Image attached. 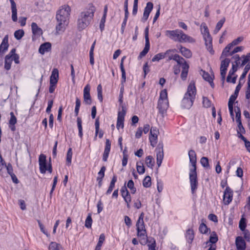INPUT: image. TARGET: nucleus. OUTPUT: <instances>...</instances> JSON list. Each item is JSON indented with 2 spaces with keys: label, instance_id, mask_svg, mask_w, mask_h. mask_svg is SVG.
Segmentation results:
<instances>
[{
  "label": "nucleus",
  "instance_id": "nucleus-48",
  "mask_svg": "<svg viewBox=\"0 0 250 250\" xmlns=\"http://www.w3.org/2000/svg\"><path fill=\"white\" fill-rule=\"evenodd\" d=\"M200 232L202 234H207L209 231V229L206 224L202 223L199 227Z\"/></svg>",
  "mask_w": 250,
  "mask_h": 250
},
{
  "label": "nucleus",
  "instance_id": "nucleus-56",
  "mask_svg": "<svg viewBox=\"0 0 250 250\" xmlns=\"http://www.w3.org/2000/svg\"><path fill=\"white\" fill-rule=\"evenodd\" d=\"M250 64L249 63L245 67L244 72H243L242 74L241 75V76L240 78V80H243V79H244L245 78V77H246L248 72L250 70Z\"/></svg>",
  "mask_w": 250,
  "mask_h": 250
},
{
  "label": "nucleus",
  "instance_id": "nucleus-30",
  "mask_svg": "<svg viewBox=\"0 0 250 250\" xmlns=\"http://www.w3.org/2000/svg\"><path fill=\"white\" fill-rule=\"evenodd\" d=\"M178 48L179 49L180 52L184 57L187 58H190L191 57L192 52L189 49L181 45H179L178 46Z\"/></svg>",
  "mask_w": 250,
  "mask_h": 250
},
{
  "label": "nucleus",
  "instance_id": "nucleus-6",
  "mask_svg": "<svg viewBox=\"0 0 250 250\" xmlns=\"http://www.w3.org/2000/svg\"><path fill=\"white\" fill-rule=\"evenodd\" d=\"M169 106L167 98V93L166 89L162 90L160 93V96L158 102L157 108L159 112L164 114Z\"/></svg>",
  "mask_w": 250,
  "mask_h": 250
},
{
  "label": "nucleus",
  "instance_id": "nucleus-1",
  "mask_svg": "<svg viewBox=\"0 0 250 250\" xmlns=\"http://www.w3.org/2000/svg\"><path fill=\"white\" fill-rule=\"evenodd\" d=\"M71 13V7L67 4L62 5L57 11L56 30L58 33L63 32L66 29L69 23Z\"/></svg>",
  "mask_w": 250,
  "mask_h": 250
},
{
  "label": "nucleus",
  "instance_id": "nucleus-33",
  "mask_svg": "<svg viewBox=\"0 0 250 250\" xmlns=\"http://www.w3.org/2000/svg\"><path fill=\"white\" fill-rule=\"evenodd\" d=\"M49 250H64V249L61 244L52 242L49 244Z\"/></svg>",
  "mask_w": 250,
  "mask_h": 250
},
{
  "label": "nucleus",
  "instance_id": "nucleus-8",
  "mask_svg": "<svg viewBox=\"0 0 250 250\" xmlns=\"http://www.w3.org/2000/svg\"><path fill=\"white\" fill-rule=\"evenodd\" d=\"M221 64H220V75L223 83L224 82L226 79V75L228 70V67L230 63V59L224 56L221 58L220 57Z\"/></svg>",
  "mask_w": 250,
  "mask_h": 250
},
{
  "label": "nucleus",
  "instance_id": "nucleus-31",
  "mask_svg": "<svg viewBox=\"0 0 250 250\" xmlns=\"http://www.w3.org/2000/svg\"><path fill=\"white\" fill-rule=\"evenodd\" d=\"M182 71L181 74V78L184 80L187 78L188 76L189 65L186 62H184L182 63Z\"/></svg>",
  "mask_w": 250,
  "mask_h": 250
},
{
  "label": "nucleus",
  "instance_id": "nucleus-29",
  "mask_svg": "<svg viewBox=\"0 0 250 250\" xmlns=\"http://www.w3.org/2000/svg\"><path fill=\"white\" fill-rule=\"evenodd\" d=\"M156 159L157 164L158 167H160L162 163V161L164 158V153L162 148H157L156 150Z\"/></svg>",
  "mask_w": 250,
  "mask_h": 250
},
{
  "label": "nucleus",
  "instance_id": "nucleus-51",
  "mask_svg": "<svg viewBox=\"0 0 250 250\" xmlns=\"http://www.w3.org/2000/svg\"><path fill=\"white\" fill-rule=\"evenodd\" d=\"M241 58L243 59V60L241 65L244 66L247 63L250 62V52L248 53L246 55L242 56Z\"/></svg>",
  "mask_w": 250,
  "mask_h": 250
},
{
  "label": "nucleus",
  "instance_id": "nucleus-20",
  "mask_svg": "<svg viewBox=\"0 0 250 250\" xmlns=\"http://www.w3.org/2000/svg\"><path fill=\"white\" fill-rule=\"evenodd\" d=\"M153 4L151 2H148L146 3V6L144 9L143 16L142 18V21H143L145 22L147 20L149 15L153 9Z\"/></svg>",
  "mask_w": 250,
  "mask_h": 250
},
{
  "label": "nucleus",
  "instance_id": "nucleus-25",
  "mask_svg": "<svg viewBox=\"0 0 250 250\" xmlns=\"http://www.w3.org/2000/svg\"><path fill=\"white\" fill-rule=\"evenodd\" d=\"M236 246L238 250H245L246 243L242 237L238 236L236 238Z\"/></svg>",
  "mask_w": 250,
  "mask_h": 250
},
{
  "label": "nucleus",
  "instance_id": "nucleus-24",
  "mask_svg": "<svg viewBox=\"0 0 250 250\" xmlns=\"http://www.w3.org/2000/svg\"><path fill=\"white\" fill-rule=\"evenodd\" d=\"M194 99L184 96L182 101V105L186 108H189L193 104Z\"/></svg>",
  "mask_w": 250,
  "mask_h": 250
},
{
  "label": "nucleus",
  "instance_id": "nucleus-42",
  "mask_svg": "<svg viewBox=\"0 0 250 250\" xmlns=\"http://www.w3.org/2000/svg\"><path fill=\"white\" fill-rule=\"evenodd\" d=\"M10 56L6 55L5 57L4 68L7 70L11 68L12 62V59H10Z\"/></svg>",
  "mask_w": 250,
  "mask_h": 250
},
{
  "label": "nucleus",
  "instance_id": "nucleus-15",
  "mask_svg": "<svg viewBox=\"0 0 250 250\" xmlns=\"http://www.w3.org/2000/svg\"><path fill=\"white\" fill-rule=\"evenodd\" d=\"M196 93V89L195 85V82L194 81H191L188 86L187 92L185 95L195 99Z\"/></svg>",
  "mask_w": 250,
  "mask_h": 250
},
{
  "label": "nucleus",
  "instance_id": "nucleus-19",
  "mask_svg": "<svg viewBox=\"0 0 250 250\" xmlns=\"http://www.w3.org/2000/svg\"><path fill=\"white\" fill-rule=\"evenodd\" d=\"M200 74L202 76L203 78L206 81L208 82L210 86L213 88L214 84L213 82L214 76L210 75L208 73L205 72L203 70L200 71Z\"/></svg>",
  "mask_w": 250,
  "mask_h": 250
},
{
  "label": "nucleus",
  "instance_id": "nucleus-44",
  "mask_svg": "<svg viewBox=\"0 0 250 250\" xmlns=\"http://www.w3.org/2000/svg\"><path fill=\"white\" fill-rule=\"evenodd\" d=\"M225 21V19L223 18L222 19H221L220 21H219L217 22V23L216 25L215 28L214 30V34H216L219 32V31L220 30V29L223 26Z\"/></svg>",
  "mask_w": 250,
  "mask_h": 250
},
{
  "label": "nucleus",
  "instance_id": "nucleus-5",
  "mask_svg": "<svg viewBox=\"0 0 250 250\" xmlns=\"http://www.w3.org/2000/svg\"><path fill=\"white\" fill-rule=\"evenodd\" d=\"M200 29L205 42L207 49L210 54L213 55L214 51L212 47V39L209 34L208 26L205 23H202Z\"/></svg>",
  "mask_w": 250,
  "mask_h": 250
},
{
  "label": "nucleus",
  "instance_id": "nucleus-3",
  "mask_svg": "<svg viewBox=\"0 0 250 250\" xmlns=\"http://www.w3.org/2000/svg\"><path fill=\"white\" fill-rule=\"evenodd\" d=\"M189 162L191 167L190 168L189 180L191 190L192 194H194L197 188L198 181L196 173V154L194 150H190L188 151Z\"/></svg>",
  "mask_w": 250,
  "mask_h": 250
},
{
  "label": "nucleus",
  "instance_id": "nucleus-2",
  "mask_svg": "<svg viewBox=\"0 0 250 250\" xmlns=\"http://www.w3.org/2000/svg\"><path fill=\"white\" fill-rule=\"evenodd\" d=\"M95 11V6L90 3L88 4L84 9L80 13L77 22V27L79 30L85 29L90 24Z\"/></svg>",
  "mask_w": 250,
  "mask_h": 250
},
{
  "label": "nucleus",
  "instance_id": "nucleus-47",
  "mask_svg": "<svg viewBox=\"0 0 250 250\" xmlns=\"http://www.w3.org/2000/svg\"><path fill=\"white\" fill-rule=\"evenodd\" d=\"M127 187L130 189V192L132 194H134L136 192V188L134 187V184L132 180H130L128 181L127 184Z\"/></svg>",
  "mask_w": 250,
  "mask_h": 250
},
{
  "label": "nucleus",
  "instance_id": "nucleus-37",
  "mask_svg": "<svg viewBox=\"0 0 250 250\" xmlns=\"http://www.w3.org/2000/svg\"><path fill=\"white\" fill-rule=\"evenodd\" d=\"M106 170V168L105 167L103 166L101 167L100 171L98 173V177L97 178V181H99V184L101 185V182L102 181L103 178H104V172Z\"/></svg>",
  "mask_w": 250,
  "mask_h": 250
},
{
  "label": "nucleus",
  "instance_id": "nucleus-46",
  "mask_svg": "<svg viewBox=\"0 0 250 250\" xmlns=\"http://www.w3.org/2000/svg\"><path fill=\"white\" fill-rule=\"evenodd\" d=\"M143 185L145 188H149L151 185V178L149 176H146L143 181Z\"/></svg>",
  "mask_w": 250,
  "mask_h": 250
},
{
  "label": "nucleus",
  "instance_id": "nucleus-16",
  "mask_svg": "<svg viewBox=\"0 0 250 250\" xmlns=\"http://www.w3.org/2000/svg\"><path fill=\"white\" fill-rule=\"evenodd\" d=\"M31 29L33 34V39L38 38L42 34V29L38 26L35 22H32L31 24Z\"/></svg>",
  "mask_w": 250,
  "mask_h": 250
},
{
  "label": "nucleus",
  "instance_id": "nucleus-63",
  "mask_svg": "<svg viewBox=\"0 0 250 250\" xmlns=\"http://www.w3.org/2000/svg\"><path fill=\"white\" fill-rule=\"evenodd\" d=\"M4 168H6L7 172L9 175L11 176L13 175V167L10 164H8V165L6 164V166H4Z\"/></svg>",
  "mask_w": 250,
  "mask_h": 250
},
{
  "label": "nucleus",
  "instance_id": "nucleus-40",
  "mask_svg": "<svg viewBox=\"0 0 250 250\" xmlns=\"http://www.w3.org/2000/svg\"><path fill=\"white\" fill-rule=\"evenodd\" d=\"M145 163L148 167L152 168L154 165V161L151 156H148L145 159Z\"/></svg>",
  "mask_w": 250,
  "mask_h": 250
},
{
  "label": "nucleus",
  "instance_id": "nucleus-4",
  "mask_svg": "<svg viewBox=\"0 0 250 250\" xmlns=\"http://www.w3.org/2000/svg\"><path fill=\"white\" fill-rule=\"evenodd\" d=\"M165 35L170 39L180 42L193 43L195 42L192 37L185 34L182 30L176 29L167 30Z\"/></svg>",
  "mask_w": 250,
  "mask_h": 250
},
{
  "label": "nucleus",
  "instance_id": "nucleus-27",
  "mask_svg": "<svg viewBox=\"0 0 250 250\" xmlns=\"http://www.w3.org/2000/svg\"><path fill=\"white\" fill-rule=\"evenodd\" d=\"M237 97V95H231L229 99V103H228V107L230 115L232 118L233 120H234V114L233 112V104Z\"/></svg>",
  "mask_w": 250,
  "mask_h": 250
},
{
  "label": "nucleus",
  "instance_id": "nucleus-26",
  "mask_svg": "<svg viewBox=\"0 0 250 250\" xmlns=\"http://www.w3.org/2000/svg\"><path fill=\"white\" fill-rule=\"evenodd\" d=\"M11 3V9L12 12V19L14 21H17V9L16 2L14 0H9Z\"/></svg>",
  "mask_w": 250,
  "mask_h": 250
},
{
  "label": "nucleus",
  "instance_id": "nucleus-57",
  "mask_svg": "<svg viewBox=\"0 0 250 250\" xmlns=\"http://www.w3.org/2000/svg\"><path fill=\"white\" fill-rule=\"evenodd\" d=\"M80 105H81V101L78 98H76V106H75V112L76 115H77L78 114Z\"/></svg>",
  "mask_w": 250,
  "mask_h": 250
},
{
  "label": "nucleus",
  "instance_id": "nucleus-59",
  "mask_svg": "<svg viewBox=\"0 0 250 250\" xmlns=\"http://www.w3.org/2000/svg\"><path fill=\"white\" fill-rule=\"evenodd\" d=\"M11 118L9 121V125H14L17 123V119L13 112L10 113Z\"/></svg>",
  "mask_w": 250,
  "mask_h": 250
},
{
  "label": "nucleus",
  "instance_id": "nucleus-13",
  "mask_svg": "<svg viewBox=\"0 0 250 250\" xmlns=\"http://www.w3.org/2000/svg\"><path fill=\"white\" fill-rule=\"evenodd\" d=\"M232 190L229 187H227L224 191L223 196V201L224 204L229 205L232 201Z\"/></svg>",
  "mask_w": 250,
  "mask_h": 250
},
{
  "label": "nucleus",
  "instance_id": "nucleus-62",
  "mask_svg": "<svg viewBox=\"0 0 250 250\" xmlns=\"http://www.w3.org/2000/svg\"><path fill=\"white\" fill-rule=\"evenodd\" d=\"M97 212L100 213L103 209V204L101 200H99L98 202L97 205Z\"/></svg>",
  "mask_w": 250,
  "mask_h": 250
},
{
  "label": "nucleus",
  "instance_id": "nucleus-54",
  "mask_svg": "<svg viewBox=\"0 0 250 250\" xmlns=\"http://www.w3.org/2000/svg\"><path fill=\"white\" fill-rule=\"evenodd\" d=\"M95 136L94 137V140H96L98 136V133L100 130V123L99 118L96 119L95 123Z\"/></svg>",
  "mask_w": 250,
  "mask_h": 250
},
{
  "label": "nucleus",
  "instance_id": "nucleus-61",
  "mask_svg": "<svg viewBox=\"0 0 250 250\" xmlns=\"http://www.w3.org/2000/svg\"><path fill=\"white\" fill-rule=\"evenodd\" d=\"M208 218L209 220L214 222H218V217L217 216L214 214H209L208 216Z\"/></svg>",
  "mask_w": 250,
  "mask_h": 250
},
{
  "label": "nucleus",
  "instance_id": "nucleus-32",
  "mask_svg": "<svg viewBox=\"0 0 250 250\" xmlns=\"http://www.w3.org/2000/svg\"><path fill=\"white\" fill-rule=\"evenodd\" d=\"M7 55L10 56V58L12 59V61H14L16 63H19V56L18 54H16L15 49H12L10 51V53Z\"/></svg>",
  "mask_w": 250,
  "mask_h": 250
},
{
  "label": "nucleus",
  "instance_id": "nucleus-45",
  "mask_svg": "<svg viewBox=\"0 0 250 250\" xmlns=\"http://www.w3.org/2000/svg\"><path fill=\"white\" fill-rule=\"evenodd\" d=\"M72 154V149L71 148H69L66 154V165L67 166H69L71 164Z\"/></svg>",
  "mask_w": 250,
  "mask_h": 250
},
{
  "label": "nucleus",
  "instance_id": "nucleus-60",
  "mask_svg": "<svg viewBox=\"0 0 250 250\" xmlns=\"http://www.w3.org/2000/svg\"><path fill=\"white\" fill-rule=\"evenodd\" d=\"M246 227V219L242 218L239 222V228L242 230H244Z\"/></svg>",
  "mask_w": 250,
  "mask_h": 250
},
{
  "label": "nucleus",
  "instance_id": "nucleus-36",
  "mask_svg": "<svg viewBox=\"0 0 250 250\" xmlns=\"http://www.w3.org/2000/svg\"><path fill=\"white\" fill-rule=\"evenodd\" d=\"M244 49L245 47L243 46H236L232 51H229V53L227 54V56H232L238 52H241L244 50Z\"/></svg>",
  "mask_w": 250,
  "mask_h": 250
},
{
  "label": "nucleus",
  "instance_id": "nucleus-55",
  "mask_svg": "<svg viewBox=\"0 0 250 250\" xmlns=\"http://www.w3.org/2000/svg\"><path fill=\"white\" fill-rule=\"evenodd\" d=\"M111 147V143L109 139H106L105 142V146L104 150V153H109Z\"/></svg>",
  "mask_w": 250,
  "mask_h": 250
},
{
  "label": "nucleus",
  "instance_id": "nucleus-43",
  "mask_svg": "<svg viewBox=\"0 0 250 250\" xmlns=\"http://www.w3.org/2000/svg\"><path fill=\"white\" fill-rule=\"evenodd\" d=\"M136 168L137 172L140 174H143L145 172V168L142 162H137Z\"/></svg>",
  "mask_w": 250,
  "mask_h": 250
},
{
  "label": "nucleus",
  "instance_id": "nucleus-49",
  "mask_svg": "<svg viewBox=\"0 0 250 250\" xmlns=\"http://www.w3.org/2000/svg\"><path fill=\"white\" fill-rule=\"evenodd\" d=\"M77 125L79 130V135L81 138L83 137V127H82V120L80 118H78L77 120Z\"/></svg>",
  "mask_w": 250,
  "mask_h": 250
},
{
  "label": "nucleus",
  "instance_id": "nucleus-28",
  "mask_svg": "<svg viewBox=\"0 0 250 250\" xmlns=\"http://www.w3.org/2000/svg\"><path fill=\"white\" fill-rule=\"evenodd\" d=\"M59 80V71L57 68L52 70L50 77V83L57 84Z\"/></svg>",
  "mask_w": 250,
  "mask_h": 250
},
{
  "label": "nucleus",
  "instance_id": "nucleus-11",
  "mask_svg": "<svg viewBox=\"0 0 250 250\" xmlns=\"http://www.w3.org/2000/svg\"><path fill=\"white\" fill-rule=\"evenodd\" d=\"M125 113V110L123 107L122 110L118 112L116 125L117 128L118 130L120 128L123 129L124 127V120Z\"/></svg>",
  "mask_w": 250,
  "mask_h": 250
},
{
  "label": "nucleus",
  "instance_id": "nucleus-12",
  "mask_svg": "<svg viewBox=\"0 0 250 250\" xmlns=\"http://www.w3.org/2000/svg\"><path fill=\"white\" fill-rule=\"evenodd\" d=\"M159 130L156 127H152L150 129L149 140L152 146H155L157 143Z\"/></svg>",
  "mask_w": 250,
  "mask_h": 250
},
{
  "label": "nucleus",
  "instance_id": "nucleus-64",
  "mask_svg": "<svg viewBox=\"0 0 250 250\" xmlns=\"http://www.w3.org/2000/svg\"><path fill=\"white\" fill-rule=\"evenodd\" d=\"M203 104L205 107H209L211 105V103L209 100L207 98H203Z\"/></svg>",
  "mask_w": 250,
  "mask_h": 250
},
{
  "label": "nucleus",
  "instance_id": "nucleus-53",
  "mask_svg": "<svg viewBox=\"0 0 250 250\" xmlns=\"http://www.w3.org/2000/svg\"><path fill=\"white\" fill-rule=\"evenodd\" d=\"M92 223V219L91 215L89 214L87 216L85 221V226L87 228H90L91 227Z\"/></svg>",
  "mask_w": 250,
  "mask_h": 250
},
{
  "label": "nucleus",
  "instance_id": "nucleus-50",
  "mask_svg": "<svg viewBox=\"0 0 250 250\" xmlns=\"http://www.w3.org/2000/svg\"><path fill=\"white\" fill-rule=\"evenodd\" d=\"M24 32L23 30L22 29H20L15 32L14 37L17 40H19L22 38V37L24 36Z\"/></svg>",
  "mask_w": 250,
  "mask_h": 250
},
{
  "label": "nucleus",
  "instance_id": "nucleus-38",
  "mask_svg": "<svg viewBox=\"0 0 250 250\" xmlns=\"http://www.w3.org/2000/svg\"><path fill=\"white\" fill-rule=\"evenodd\" d=\"M105 241V235H100L98 243L94 250H101L102 246Z\"/></svg>",
  "mask_w": 250,
  "mask_h": 250
},
{
  "label": "nucleus",
  "instance_id": "nucleus-41",
  "mask_svg": "<svg viewBox=\"0 0 250 250\" xmlns=\"http://www.w3.org/2000/svg\"><path fill=\"white\" fill-rule=\"evenodd\" d=\"M150 48L149 42H146L145 46L143 50L140 53L139 58L141 59L144 57L148 52Z\"/></svg>",
  "mask_w": 250,
  "mask_h": 250
},
{
  "label": "nucleus",
  "instance_id": "nucleus-18",
  "mask_svg": "<svg viewBox=\"0 0 250 250\" xmlns=\"http://www.w3.org/2000/svg\"><path fill=\"white\" fill-rule=\"evenodd\" d=\"M90 86L86 84L83 89L84 102L86 104H90L91 103V98L90 94Z\"/></svg>",
  "mask_w": 250,
  "mask_h": 250
},
{
  "label": "nucleus",
  "instance_id": "nucleus-52",
  "mask_svg": "<svg viewBox=\"0 0 250 250\" xmlns=\"http://www.w3.org/2000/svg\"><path fill=\"white\" fill-rule=\"evenodd\" d=\"M200 163L202 166L205 168H209V165L208 163V158L206 157H203L201 158L200 160Z\"/></svg>",
  "mask_w": 250,
  "mask_h": 250
},
{
  "label": "nucleus",
  "instance_id": "nucleus-9",
  "mask_svg": "<svg viewBox=\"0 0 250 250\" xmlns=\"http://www.w3.org/2000/svg\"><path fill=\"white\" fill-rule=\"evenodd\" d=\"M243 40L244 37L241 36L238 37L236 39L233 40L230 43H229L223 49L221 54V58H222L224 56L227 57V54L229 53V51L231 50L232 47L234 46L238 45Z\"/></svg>",
  "mask_w": 250,
  "mask_h": 250
},
{
  "label": "nucleus",
  "instance_id": "nucleus-7",
  "mask_svg": "<svg viewBox=\"0 0 250 250\" xmlns=\"http://www.w3.org/2000/svg\"><path fill=\"white\" fill-rule=\"evenodd\" d=\"M39 164L40 171L41 173L44 174L47 171L50 173L52 172L50 158H49V163H47L46 156L43 154H41L39 157Z\"/></svg>",
  "mask_w": 250,
  "mask_h": 250
},
{
  "label": "nucleus",
  "instance_id": "nucleus-14",
  "mask_svg": "<svg viewBox=\"0 0 250 250\" xmlns=\"http://www.w3.org/2000/svg\"><path fill=\"white\" fill-rule=\"evenodd\" d=\"M121 192L122 197L124 198L125 202L126 204L127 208H130V204L131 201V198L128 191L125 187H123L121 189Z\"/></svg>",
  "mask_w": 250,
  "mask_h": 250
},
{
  "label": "nucleus",
  "instance_id": "nucleus-35",
  "mask_svg": "<svg viewBox=\"0 0 250 250\" xmlns=\"http://www.w3.org/2000/svg\"><path fill=\"white\" fill-rule=\"evenodd\" d=\"M238 64H237V63L232 64L231 68L229 70V74L228 76V81H229L230 76L236 75L235 74V73L238 70Z\"/></svg>",
  "mask_w": 250,
  "mask_h": 250
},
{
  "label": "nucleus",
  "instance_id": "nucleus-34",
  "mask_svg": "<svg viewBox=\"0 0 250 250\" xmlns=\"http://www.w3.org/2000/svg\"><path fill=\"white\" fill-rule=\"evenodd\" d=\"M171 60L175 61L177 62L178 64H181V65H182V63H183L184 62H186L183 58L176 54H174V56H170L169 57V60Z\"/></svg>",
  "mask_w": 250,
  "mask_h": 250
},
{
  "label": "nucleus",
  "instance_id": "nucleus-22",
  "mask_svg": "<svg viewBox=\"0 0 250 250\" xmlns=\"http://www.w3.org/2000/svg\"><path fill=\"white\" fill-rule=\"evenodd\" d=\"M8 36L6 35L3 38L0 45V55L4 54L8 50Z\"/></svg>",
  "mask_w": 250,
  "mask_h": 250
},
{
  "label": "nucleus",
  "instance_id": "nucleus-23",
  "mask_svg": "<svg viewBox=\"0 0 250 250\" xmlns=\"http://www.w3.org/2000/svg\"><path fill=\"white\" fill-rule=\"evenodd\" d=\"M51 49V44L49 42H46L42 44L39 48V52L42 55L49 52Z\"/></svg>",
  "mask_w": 250,
  "mask_h": 250
},
{
  "label": "nucleus",
  "instance_id": "nucleus-39",
  "mask_svg": "<svg viewBox=\"0 0 250 250\" xmlns=\"http://www.w3.org/2000/svg\"><path fill=\"white\" fill-rule=\"evenodd\" d=\"M218 238L217 235H210L209 239L206 242L207 246H212V245H216V242L218 241Z\"/></svg>",
  "mask_w": 250,
  "mask_h": 250
},
{
  "label": "nucleus",
  "instance_id": "nucleus-58",
  "mask_svg": "<svg viewBox=\"0 0 250 250\" xmlns=\"http://www.w3.org/2000/svg\"><path fill=\"white\" fill-rule=\"evenodd\" d=\"M235 119L237 123L241 122V113L239 108L235 109Z\"/></svg>",
  "mask_w": 250,
  "mask_h": 250
},
{
  "label": "nucleus",
  "instance_id": "nucleus-17",
  "mask_svg": "<svg viewBox=\"0 0 250 250\" xmlns=\"http://www.w3.org/2000/svg\"><path fill=\"white\" fill-rule=\"evenodd\" d=\"M176 52V50L175 49H169L166 51L165 53H159L155 55L153 58L152 59V62H159L160 60L164 59L167 54H170L171 53H175Z\"/></svg>",
  "mask_w": 250,
  "mask_h": 250
},
{
  "label": "nucleus",
  "instance_id": "nucleus-10",
  "mask_svg": "<svg viewBox=\"0 0 250 250\" xmlns=\"http://www.w3.org/2000/svg\"><path fill=\"white\" fill-rule=\"evenodd\" d=\"M144 213L142 212L139 216L136 223L138 234H145L146 233L144 222Z\"/></svg>",
  "mask_w": 250,
  "mask_h": 250
},
{
  "label": "nucleus",
  "instance_id": "nucleus-21",
  "mask_svg": "<svg viewBox=\"0 0 250 250\" xmlns=\"http://www.w3.org/2000/svg\"><path fill=\"white\" fill-rule=\"evenodd\" d=\"M140 236H146L147 240V246L148 250H157L156 243L154 238L152 237H148V235H139Z\"/></svg>",
  "mask_w": 250,
  "mask_h": 250
}]
</instances>
